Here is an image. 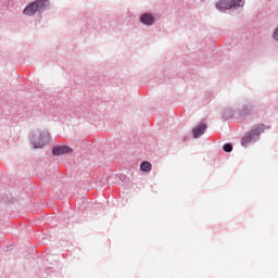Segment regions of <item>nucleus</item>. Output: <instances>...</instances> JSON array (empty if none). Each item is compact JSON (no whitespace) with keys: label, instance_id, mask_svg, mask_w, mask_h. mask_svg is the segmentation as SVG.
<instances>
[{"label":"nucleus","instance_id":"obj_1","mask_svg":"<svg viewBox=\"0 0 278 278\" xmlns=\"http://www.w3.org/2000/svg\"><path fill=\"white\" fill-rule=\"evenodd\" d=\"M51 5L50 0H35L27 3V5L23 10V14L25 16H38L39 23L42 21L43 12H47Z\"/></svg>","mask_w":278,"mask_h":278},{"label":"nucleus","instance_id":"obj_2","mask_svg":"<svg viewBox=\"0 0 278 278\" xmlns=\"http://www.w3.org/2000/svg\"><path fill=\"white\" fill-rule=\"evenodd\" d=\"M265 129H270L268 125H265L264 123H260L258 125H254L248 134H245L241 138V144L242 147H247L250 142H257L261 140V134H264Z\"/></svg>","mask_w":278,"mask_h":278},{"label":"nucleus","instance_id":"obj_3","mask_svg":"<svg viewBox=\"0 0 278 278\" xmlns=\"http://www.w3.org/2000/svg\"><path fill=\"white\" fill-rule=\"evenodd\" d=\"M31 144L35 149H41L46 144H49L51 140V136L49 131H46L45 129L35 131L30 136Z\"/></svg>","mask_w":278,"mask_h":278},{"label":"nucleus","instance_id":"obj_4","mask_svg":"<svg viewBox=\"0 0 278 278\" xmlns=\"http://www.w3.org/2000/svg\"><path fill=\"white\" fill-rule=\"evenodd\" d=\"M245 0H220L216 3V9L219 12H227V10H238L239 8H244Z\"/></svg>","mask_w":278,"mask_h":278},{"label":"nucleus","instance_id":"obj_5","mask_svg":"<svg viewBox=\"0 0 278 278\" xmlns=\"http://www.w3.org/2000/svg\"><path fill=\"white\" fill-rule=\"evenodd\" d=\"M74 153V149L68 147V144H54L52 147V155L59 157L61 155H71Z\"/></svg>","mask_w":278,"mask_h":278},{"label":"nucleus","instance_id":"obj_6","mask_svg":"<svg viewBox=\"0 0 278 278\" xmlns=\"http://www.w3.org/2000/svg\"><path fill=\"white\" fill-rule=\"evenodd\" d=\"M155 16L151 12H144L139 16V23H141V25H146L147 27H152L155 25Z\"/></svg>","mask_w":278,"mask_h":278},{"label":"nucleus","instance_id":"obj_7","mask_svg":"<svg viewBox=\"0 0 278 278\" xmlns=\"http://www.w3.org/2000/svg\"><path fill=\"white\" fill-rule=\"evenodd\" d=\"M207 129V125L206 123H199L198 125H195V127L192 128V137L193 138H201V136H203V134H205Z\"/></svg>","mask_w":278,"mask_h":278},{"label":"nucleus","instance_id":"obj_8","mask_svg":"<svg viewBox=\"0 0 278 278\" xmlns=\"http://www.w3.org/2000/svg\"><path fill=\"white\" fill-rule=\"evenodd\" d=\"M253 110V103L250 101H247L245 103H243L242 109L239 110V116H248L249 114H251Z\"/></svg>","mask_w":278,"mask_h":278},{"label":"nucleus","instance_id":"obj_9","mask_svg":"<svg viewBox=\"0 0 278 278\" xmlns=\"http://www.w3.org/2000/svg\"><path fill=\"white\" fill-rule=\"evenodd\" d=\"M233 116H235V112L231 108H226V110H224L222 113V117L226 121L233 118Z\"/></svg>","mask_w":278,"mask_h":278},{"label":"nucleus","instance_id":"obj_10","mask_svg":"<svg viewBox=\"0 0 278 278\" xmlns=\"http://www.w3.org/2000/svg\"><path fill=\"white\" fill-rule=\"evenodd\" d=\"M140 170H142V173H150L152 170L151 162H149L148 160H144L143 162H141Z\"/></svg>","mask_w":278,"mask_h":278},{"label":"nucleus","instance_id":"obj_11","mask_svg":"<svg viewBox=\"0 0 278 278\" xmlns=\"http://www.w3.org/2000/svg\"><path fill=\"white\" fill-rule=\"evenodd\" d=\"M223 151H225V153H231V151H233L232 142H225V144H223Z\"/></svg>","mask_w":278,"mask_h":278},{"label":"nucleus","instance_id":"obj_12","mask_svg":"<svg viewBox=\"0 0 278 278\" xmlns=\"http://www.w3.org/2000/svg\"><path fill=\"white\" fill-rule=\"evenodd\" d=\"M118 179L121 181H123L124 184H127L129 181L127 175L123 174V173H119V175H117Z\"/></svg>","mask_w":278,"mask_h":278},{"label":"nucleus","instance_id":"obj_13","mask_svg":"<svg viewBox=\"0 0 278 278\" xmlns=\"http://www.w3.org/2000/svg\"><path fill=\"white\" fill-rule=\"evenodd\" d=\"M273 38H274V40H276V42H278V27H276V29H274Z\"/></svg>","mask_w":278,"mask_h":278},{"label":"nucleus","instance_id":"obj_14","mask_svg":"<svg viewBox=\"0 0 278 278\" xmlns=\"http://www.w3.org/2000/svg\"><path fill=\"white\" fill-rule=\"evenodd\" d=\"M14 249V244H9L8 247L4 248L5 253L9 251H12Z\"/></svg>","mask_w":278,"mask_h":278}]
</instances>
